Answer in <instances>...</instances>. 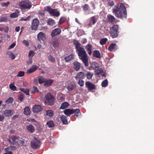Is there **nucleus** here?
<instances>
[{"label":"nucleus","instance_id":"37","mask_svg":"<svg viewBox=\"0 0 154 154\" xmlns=\"http://www.w3.org/2000/svg\"><path fill=\"white\" fill-rule=\"evenodd\" d=\"M47 125L49 128H52L54 127V126L53 121L52 120H50L47 122Z\"/></svg>","mask_w":154,"mask_h":154},{"label":"nucleus","instance_id":"16","mask_svg":"<svg viewBox=\"0 0 154 154\" xmlns=\"http://www.w3.org/2000/svg\"><path fill=\"white\" fill-rule=\"evenodd\" d=\"M53 82L54 80L53 79H46L44 86L45 87H48L51 85Z\"/></svg>","mask_w":154,"mask_h":154},{"label":"nucleus","instance_id":"39","mask_svg":"<svg viewBox=\"0 0 154 154\" xmlns=\"http://www.w3.org/2000/svg\"><path fill=\"white\" fill-rule=\"evenodd\" d=\"M45 78H44L42 76H40L38 79V83L40 84L45 83Z\"/></svg>","mask_w":154,"mask_h":154},{"label":"nucleus","instance_id":"46","mask_svg":"<svg viewBox=\"0 0 154 154\" xmlns=\"http://www.w3.org/2000/svg\"><path fill=\"white\" fill-rule=\"evenodd\" d=\"M16 149V147L15 146H10L6 149V150L9 151L15 150Z\"/></svg>","mask_w":154,"mask_h":154},{"label":"nucleus","instance_id":"60","mask_svg":"<svg viewBox=\"0 0 154 154\" xmlns=\"http://www.w3.org/2000/svg\"><path fill=\"white\" fill-rule=\"evenodd\" d=\"M10 2H8L6 3H3L2 4V6L3 7H7L9 5Z\"/></svg>","mask_w":154,"mask_h":154},{"label":"nucleus","instance_id":"51","mask_svg":"<svg viewBox=\"0 0 154 154\" xmlns=\"http://www.w3.org/2000/svg\"><path fill=\"white\" fill-rule=\"evenodd\" d=\"M39 92V90L38 88L36 86L33 87V90L31 92L32 93L34 94L35 92Z\"/></svg>","mask_w":154,"mask_h":154},{"label":"nucleus","instance_id":"55","mask_svg":"<svg viewBox=\"0 0 154 154\" xmlns=\"http://www.w3.org/2000/svg\"><path fill=\"white\" fill-rule=\"evenodd\" d=\"M35 54L33 51H29V58H32V57L34 56V55Z\"/></svg>","mask_w":154,"mask_h":154},{"label":"nucleus","instance_id":"35","mask_svg":"<svg viewBox=\"0 0 154 154\" xmlns=\"http://www.w3.org/2000/svg\"><path fill=\"white\" fill-rule=\"evenodd\" d=\"M31 111L29 107H26L24 109L23 112V114L26 115H29Z\"/></svg>","mask_w":154,"mask_h":154},{"label":"nucleus","instance_id":"36","mask_svg":"<svg viewBox=\"0 0 154 154\" xmlns=\"http://www.w3.org/2000/svg\"><path fill=\"white\" fill-rule=\"evenodd\" d=\"M47 23L48 25L52 26L55 23V22L54 20L53 19L51 18H49L48 20Z\"/></svg>","mask_w":154,"mask_h":154},{"label":"nucleus","instance_id":"64","mask_svg":"<svg viewBox=\"0 0 154 154\" xmlns=\"http://www.w3.org/2000/svg\"><path fill=\"white\" fill-rule=\"evenodd\" d=\"M108 4L109 6H112L114 5V2L113 1H112L110 2H109Z\"/></svg>","mask_w":154,"mask_h":154},{"label":"nucleus","instance_id":"13","mask_svg":"<svg viewBox=\"0 0 154 154\" xmlns=\"http://www.w3.org/2000/svg\"><path fill=\"white\" fill-rule=\"evenodd\" d=\"M61 32V30L60 29L57 28L53 30L51 33V35L52 37H54L59 34Z\"/></svg>","mask_w":154,"mask_h":154},{"label":"nucleus","instance_id":"45","mask_svg":"<svg viewBox=\"0 0 154 154\" xmlns=\"http://www.w3.org/2000/svg\"><path fill=\"white\" fill-rule=\"evenodd\" d=\"M19 146H25L26 145L25 143L24 140H20V139H19V141L18 143L17 144Z\"/></svg>","mask_w":154,"mask_h":154},{"label":"nucleus","instance_id":"40","mask_svg":"<svg viewBox=\"0 0 154 154\" xmlns=\"http://www.w3.org/2000/svg\"><path fill=\"white\" fill-rule=\"evenodd\" d=\"M48 60L51 62H54L55 61V58L51 54H48Z\"/></svg>","mask_w":154,"mask_h":154},{"label":"nucleus","instance_id":"44","mask_svg":"<svg viewBox=\"0 0 154 154\" xmlns=\"http://www.w3.org/2000/svg\"><path fill=\"white\" fill-rule=\"evenodd\" d=\"M7 54H8L9 56L11 58L12 60H14L15 58L14 55L11 51H9L7 53Z\"/></svg>","mask_w":154,"mask_h":154},{"label":"nucleus","instance_id":"58","mask_svg":"<svg viewBox=\"0 0 154 154\" xmlns=\"http://www.w3.org/2000/svg\"><path fill=\"white\" fill-rule=\"evenodd\" d=\"M30 16H29L28 17H22L21 19H20V20L21 21H28V20H29V18L30 17Z\"/></svg>","mask_w":154,"mask_h":154},{"label":"nucleus","instance_id":"43","mask_svg":"<svg viewBox=\"0 0 154 154\" xmlns=\"http://www.w3.org/2000/svg\"><path fill=\"white\" fill-rule=\"evenodd\" d=\"M107 41V38H103L100 40V43L101 45H104L106 44Z\"/></svg>","mask_w":154,"mask_h":154},{"label":"nucleus","instance_id":"49","mask_svg":"<svg viewBox=\"0 0 154 154\" xmlns=\"http://www.w3.org/2000/svg\"><path fill=\"white\" fill-rule=\"evenodd\" d=\"M24 95L23 94H20L18 96V100L21 101H22L23 100Z\"/></svg>","mask_w":154,"mask_h":154},{"label":"nucleus","instance_id":"48","mask_svg":"<svg viewBox=\"0 0 154 154\" xmlns=\"http://www.w3.org/2000/svg\"><path fill=\"white\" fill-rule=\"evenodd\" d=\"M53 47L54 48L57 47L58 45V42L57 40H54L52 42Z\"/></svg>","mask_w":154,"mask_h":154},{"label":"nucleus","instance_id":"9","mask_svg":"<svg viewBox=\"0 0 154 154\" xmlns=\"http://www.w3.org/2000/svg\"><path fill=\"white\" fill-rule=\"evenodd\" d=\"M39 23V21L37 18L34 19L32 23L31 29L34 30H36L38 27Z\"/></svg>","mask_w":154,"mask_h":154},{"label":"nucleus","instance_id":"50","mask_svg":"<svg viewBox=\"0 0 154 154\" xmlns=\"http://www.w3.org/2000/svg\"><path fill=\"white\" fill-rule=\"evenodd\" d=\"M89 7L88 4H85L84 5L83 7V10L84 11H88L89 9Z\"/></svg>","mask_w":154,"mask_h":154},{"label":"nucleus","instance_id":"61","mask_svg":"<svg viewBox=\"0 0 154 154\" xmlns=\"http://www.w3.org/2000/svg\"><path fill=\"white\" fill-rule=\"evenodd\" d=\"M15 43H13L8 47V49H9L13 48L15 46Z\"/></svg>","mask_w":154,"mask_h":154},{"label":"nucleus","instance_id":"20","mask_svg":"<svg viewBox=\"0 0 154 154\" xmlns=\"http://www.w3.org/2000/svg\"><path fill=\"white\" fill-rule=\"evenodd\" d=\"M76 87L75 85L74 82H71L67 87L66 88L69 91L73 90Z\"/></svg>","mask_w":154,"mask_h":154},{"label":"nucleus","instance_id":"59","mask_svg":"<svg viewBox=\"0 0 154 154\" xmlns=\"http://www.w3.org/2000/svg\"><path fill=\"white\" fill-rule=\"evenodd\" d=\"M5 118V116L4 115L0 114V122L3 121Z\"/></svg>","mask_w":154,"mask_h":154},{"label":"nucleus","instance_id":"24","mask_svg":"<svg viewBox=\"0 0 154 154\" xmlns=\"http://www.w3.org/2000/svg\"><path fill=\"white\" fill-rule=\"evenodd\" d=\"M72 114L75 113L74 116H76L77 117H78L79 116V114H81L80 110L79 109L76 108L75 109H72Z\"/></svg>","mask_w":154,"mask_h":154},{"label":"nucleus","instance_id":"41","mask_svg":"<svg viewBox=\"0 0 154 154\" xmlns=\"http://www.w3.org/2000/svg\"><path fill=\"white\" fill-rule=\"evenodd\" d=\"M9 88L12 91H16L17 90L16 87L14 85V83H11L9 85Z\"/></svg>","mask_w":154,"mask_h":154},{"label":"nucleus","instance_id":"47","mask_svg":"<svg viewBox=\"0 0 154 154\" xmlns=\"http://www.w3.org/2000/svg\"><path fill=\"white\" fill-rule=\"evenodd\" d=\"M14 99L12 97H9L5 101V103L7 104L12 103L13 102Z\"/></svg>","mask_w":154,"mask_h":154},{"label":"nucleus","instance_id":"26","mask_svg":"<svg viewBox=\"0 0 154 154\" xmlns=\"http://www.w3.org/2000/svg\"><path fill=\"white\" fill-rule=\"evenodd\" d=\"M109 22L110 23H112L115 21L116 18L112 15H108L107 16Z\"/></svg>","mask_w":154,"mask_h":154},{"label":"nucleus","instance_id":"3","mask_svg":"<svg viewBox=\"0 0 154 154\" xmlns=\"http://www.w3.org/2000/svg\"><path fill=\"white\" fill-rule=\"evenodd\" d=\"M45 102L48 105L52 106L54 104L55 98L50 93L47 94L45 96Z\"/></svg>","mask_w":154,"mask_h":154},{"label":"nucleus","instance_id":"56","mask_svg":"<svg viewBox=\"0 0 154 154\" xmlns=\"http://www.w3.org/2000/svg\"><path fill=\"white\" fill-rule=\"evenodd\" d=\"M102 70L100 69H98V70H96L95 72V73L96 75H99L101 73Z\"/></svg>","mask_w":154,"mask_h":154},{"label":"nucleus","instance_id":"15","mask_svg":"<svg viewBox=\"0 0 154 154\" xmlns=\"http://www.w3.org/2000/svg\"><path fill=\"white\" fill-rule=\"evenodd\" d=\"M72 66L74 69L76 71H78L80 68V64L77 61H75L72 63Z\"/></svg>","mask_w":154,"mask_h":154},{"label":"nucleus","instance_id":"22","mask_svg":"<svg viewBox=\"0 0 154 154\" xmlns=\"http://www.w3.org/2000/svg\"><path fill=\"white\" fill-rule=\"evenodd\" d=\"M38 68V67H37L36 66L33 65L31 68L27 70L26 73L28 74H30L33 72L37 69Z\"/></svg>","mask_w":154,"mask_h":154},{"label":"nucleus","instance_id":"17","mask_svg":"<svg viewBox=\"0 0 154 154\" xmlns=\"http://www.w3.org/2000/svg\"><path fill=\"white\" fill-rule=\"evenodd\" d=\"M37 38L39 41H44L46 37L44 34L42 32H39Z\"/></svg>","mask_w":154,"mask_h":154},{"label":"nucleus","instance_id":"29","mask_svg":"<svg viewBox=\"0 0 154 154\" xmlns=\"http://www.w3.org/2000/svg\"><path fill=\"white\" fill-rule=\"evenodd\" d=\"M74 58V55L72 54H71L69 56L66 57L65 58V60L66 62H69L73 60Z\"/></svg>","mask_w":154,"mask_h":154},{"label":"nucleus","instance_id":"52","mask_svg":"<svg viewBox=\"0 0 154 154\" xmlns=\"http://www.w3.org/2000/svg\"><path fill=\"white\" fill-rule=\"evenodd\" d=\"M79 80L78 84L80 86H83L84 85V82L82 79H78Z\"/></svg>","mask_w":154,"mask_h":154},{"label":"nucleus","instance_id":"28","mask_svg":"<svg viewBox=\"0 0 154 154\" xmlns=\"http://www.w3.org/2000/svg\"><path fill=\"white\" fill-rule=\"evenodd\" d=\"M60 119L63 124L66 125L68 123L67 117L65 116L62 115L60 117Z\"/></svg>","mask_w":154,"mask_h":154},{"label":"nucleus","instance_id":"7","mask_svg":"<svg viewBox=\"0 0 154 154\" xmlns=\"http://www.w3.org/2000/svg\"><path fill=\"white\" fill-rule=\"evenodd\" d=\"M21 9L25 10L26 9H30L32 7L30 2L22 1L19 3Z\"/></svg>","mask_w":154,"mask_h":154},{"label":"nucleus","instance_id":"8","mask_svg":"<svg viewBox=\"0 0 154 154\" xmlns=\"http://www.w3.org/2000/svg\"><path fill=\"white\" fill-rule=\"evenodd\" d=\"M20 138L19 137L13 136L8 140L9 143L11 144H17Z\"/></svg>","mask_w":154,"mask_h":154},{"label":"nucleus","instance_id":"31","mask_svg":"<svg viewBox=\"0 0 154 154\" xmlns=\"http://www.w3.org/2000/svg\"><path fill=\"white\" fill-rule=\"evenodd\" d=\"M19 11L18 10H16L15 12L11 13L10 14V17L11 18H16L19 15Z\"/></svg>","mask_w":154,"mask_h":154},{"label":"nucleus","instance_id":"5","mask_svg":"<svg viewBox=\"0 0 154 154\" xmlns=\"http://www.w3.org/2000/svg\"><path fill=\"white\" fill-rule=\"evenodd\" d=\"M119 26L117 25H114L110 28V33L113 38L116 37L118 35Z\"/></svg>","mask_w":154,"mask_h":154},{"label":"nucleus","instance_id":"10","mask_svg":"<svg viewBox=\"0 0 154 154\" xmlns=\"http://www.w3.org/2000/svg\"><path fill=\"white\" fill-rule=\"evenodd\" d=\"M75 78L76 80L78 79H83L85 78V71L80 72L77 73L75 75Z\"/></svg>","mask_w":154,"mask_h":154},{"label":"nucleus","instance_id":"38","mask_svg":"<svg viewBox=\"0 0 154 154\" xmlns=\"http://www.w3.org/2000/svg\"><path fill=\"white\" fill-rule=\"evenodd\" d=\"M108 81L107 79H106L102 81L101 83V85L103 87H106L108 85Z\"/></svg>","mask_w":154,"mask_h":154},{"label":"nucleus","instance_id":"62","mask_svg":"<svg viewBox=\"0 0 154 154\" xmlns=\"http://www.w3.org/2000/svg\"><path fill=\"white\" fill-rule=\"evenodd\" d=\"M87 42V40L85 38H83L81 41V43L83 44H85Z\"/></svg>","mask_w":154,"mask_h":154},{"label":"nucleus","instance_id":"4","mask_svg":"<svg viewBox=\"0 0 154 154\" xmlns=\"http://www.w3.org/2000/svg\"><path fill=\"white\" fill-rule=\"evenodd\" d=\"M44 9L45 11L48 12L52 16L58 17L60 14V13L57 9H53L49 6H47L45 7Z\"/></svg>","mask_w":154,"mask_h":154},{"label":"nucleus","instance_id":"25","mask_svg":"<svg viewBox=\"0 0 154 154\" xmlns=\"http://www.w3.org/2000/svg\"><path fill=\"white\" fill-rule=\"evenodd\" d=\"M93 55L94 57L97 58H100L101 57L100 53L98 51L94 50L93 51Z\"/></svg>","mask_w":154,"mask_h":154},{"label":"nucleus","instance_id":"34","mask_svg":"<svg viewBox=\"0 0 154 154\" xmlns=\"http://www.w3.org/2000/svg\"><path fill=\"white\" fill-rule=\"evenodd\" d=\"M91 67L93 68V69L95 70H98V69H99V67L98 64L96 63H93L91 65Z\"/></svg>","mask_w":154,"mask_h":154},{"label":"nucleus","instance_id":"11","mask_svg":"<svg viewBox=\"0 0 154 154\" xmlns=\"http://www.w3.org/2000/svg\"><path fill=\"white\" fill-rule=\"evenodd\" d=\"M85 84L86 87H87L88 90L89 91H91L95 88V85L87 81L86 82Z\"/></svg>","mask_w":154,"mask_h":154},{"label":"nucleus","instance_id":"42","mask_svg":"<svg viewBox=\"0 0 154 154\" xmlns=\"http://www.w3.org/2000/svg\"><path fill=\"white\" fill-rule=\"evenodd\" d=\"M20 90L24 92L26 95L29 94V90L28 89L24 88H20Z\"/></svg>","mask_w":154,"mask_h":154},{"label":"nucleus","instance_id":"6","mask_svg":"<svg viewBox=\"0 0 154 154\" xmlns=\"http://www.w3.org/2000/svg\"><path fill=\"white\" fill-rule=\"evenodd\" d=\"M41 142L40 140L36 138H35L30 143L31 148L34 149H39L40 146Z\"/></svg>","mask_w":154,"mask_h":154},{"label":"nucleus","instance_id":"63","mask_svg":"<svg viewBox=\"0 0 154 154\" xmlns=\"http://www.w3.org/2000/svg\"><path fill=\"white\" fill-rule=\"evenodd\" d=\"M23 43L26 46H28L29 45V43L28 41L26 40H24L23 41Z\"/></svg>","mask_w":154,"mask_h":154},{"label":"nucleus","instance_id":"32","mask_svg":"<svg viewBox=\"0 0 154 154\" xmlns=\"http://www.w3.org/2000/svg\"><path fill=\"white\" fill-rule=\"evenodd\" d=\"M69 103L67 102H64L62 103L60 108L61 109H64L67 108L69 106Z\"/></svg>","mask_w":154,"mask_h":154},{"label":"nucleus","instance_id":"2","mask_svg":"<svg viewBox=\"0 0 154 154\" xmlns=\"http://www.w3.org/2000/svg\"><path fill=\"white\" fill-rule=\"evenodd\" d=\"M112 12L115 16L118 18L123 19L127 18V14L126 9L123 3L117 4L112 9Z\"/></svg>","mask_w":154,"mask_h":154},{"label":"nucleus","instance_id":"14","mask_svg":"<svg viewBox=\"0 0 154 154\" xmlns=\"http://www.w3.org/2000/svg\"><path fill=\"white\" fill-rule=\"evenodd\" d=\"M14 112V110L13 109H5L3 112L4 116L6 117H8L11 116Z\"/></svg>","mask_w":154,"mask_h":154},{"label":"nucleus","instance_id":"53","mask_svg":"<svg viewBox=\"0 0 154 154\" xmlns=\"http://www.w3.org/2000/svg\"><path fill=\"white\" fill-rule=\"evenodd\" d=\"M66 18L64 17H62L60 18L59 20V23L60 24H62L66 21Z\"/></svg>","mask_w":154,"mask_h":154},{"label":"nucleus","instance_id":"21","mask_svg":"<svg viewBox=\"0 0 154 154\" xmlns=\"http://www.w3.org/2000/svg\"><path fill=\"white\" fill-rule=\"evenodd\" d=\"M86 50L87 51L88 54L91 55L92 54V46L90 44H88L85 47Z\"/></svg>","mask_w":154,"mask_h":154},{"label":"nucleus","instance_id":"33","mask_svg":"<svg viewBox=\"0 0 154 154\" xmlns=\"http://www.w3.org/2000/svg\"><path fill=\"white\" fill-rule=\"evenodd\" d=\"M45 115L50 117H52L54 115V113L52 110H49L46 111Z\"/></svg>","mask_w":154,"mask_h":154},{"label":"nucleus","instance_id":"1","mask_svg":"<svg viewBox=\"0 0 154 154\" xmlns=\"http://www.w3.org/2000/svg\"><path fill=\"white\" fill-rule=\"evenodd\" d=\"M73 44L75 46L76 51L78 53L79 59L83 62L85 66H88V57L84 48L80 47V44L78 41H75L74 42Z\"/></svg>","mask_w":154,"mask_h":154},{"label":"nucleus","instance_id":"19","mask_svg":"<svg viewBox=\"0 0 154 154\" xmlns=\"http://www.w3.org/2000/svg\"><path fill=\"white\" fill-rule=\"evenodd\" d=\"M118 48L117 45L115 44H111L108 48V50L109 51H116Z\"/></svg>","mask_w":154,"mask_h":154},{"label":"nucleus","instance_id":"30","mask_svg":"<svg viewBox=\"0 0 154 154\" xmlns=\"http://www.w3.org/2000/svg\"><path fill=\"white\" fill-rule=\"evenodd\" d=\"M72 109H66L64 110L63 112L65 115L68 116L69 115L72 114Z\"/></svg>","mask_w":154,"mask_h":154},{"label":"nucleus","instance_id":"57","mask_svg":"<svg viewBox=\"0 0 154 154\" xmlns=\"http://www.w3.org/2000/svg\"><path fill=\"white\" fill-rule=\"evenodd\" d=\"M25 72L23 71H20L18 72L17 75L18 77H22L24 75Z\"/></svg>","mask_w":154,"mask_h":154},{"label":"nucleus","instance_id":"18","mask_svg":"<svg viewBox=\"0 0 154 154\" xmlns=\"http://www.w3.org/2000/svg\"><path fill=\"white\" fill-rule=\"evenodd\" d=\"M26 128L27 131L31 133H33L35 131V127L31 124L27 125Z\"/></svg>","mask_w":154,"mask_h":154},{"label":"nucleus","instance_id":"54","mask_svg":"<svg viewBox=\"0 0 154 154\" xmlns=\"http://www.w3.org/2000/svg\"><path fill=\"white\" fill-rule=\"evenodd\" d=\"M7 20V17H4L0 18V22H6Z\"/></svg>","mask_w":154,"mask_h":154},{"label":"nucleus","instance_id":"23","mask_svg":"<svg viewBox=\"0 0 154 154\" xmlns=\"http://www.w3.org/2000/svg\"><path fill=\"white\" fill-rule=\"evenodd\" d=\"M85 77H86L88 79L90 80L92 79L93 75V73L90 71H85Z\"/></svg>","mask_w":154,"mask_h":154},{"label":"nucleus","instance_id":"27","mask_svg":"<svg viewBox=\"0 0 154 154\" xmlns=\"http://www.w3.org/2000/svg\"><path fill=\"white\" fill-rule=\"evenodd\" d=\"M96 20L95 16H93L92 17L90 20V22L89 24H88V26L91 27L93 25H94L95 23L96 22Z\"/></svg>","mask_w":154,"mask_h":154},{"label":"nucleus","instance_id":"12","mask_svg":"<svg viewBox=\"0 0 154 154\" xmlns=\"http://www.w3.org/2000/svg\"><path fill=\"white\" fill-rule=\"evenodd\" d=\"M42 109L43 108L41 105H35L32 108V111L34 113H38L41 111Z\"/></svg>","mask_w":154,"mask_h":154}]
</instances>
